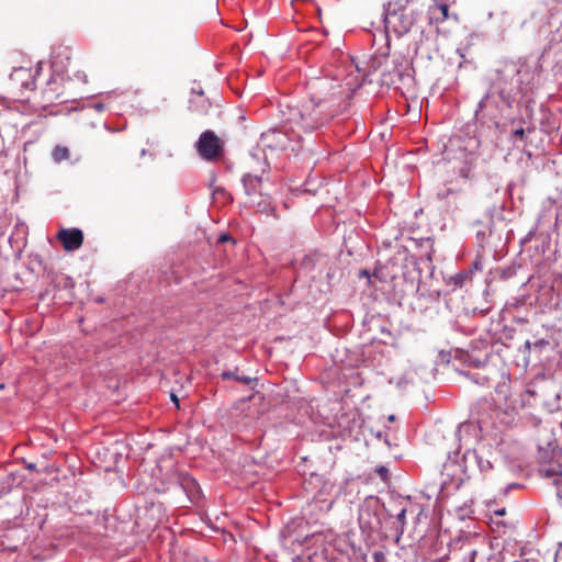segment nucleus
I'll use <instances>...</instances> for the list:
<instances>
[{"label":"nucleus","mask_w":562,"mask_h":562,"mask_svg":"<svg viewBox=\"0 0 562 562\" xmlns=\"http://www.w3.org/2000/svg\"><path fill=\"white\" fill-rule=\"evenodd\" d=\"M344 97L341 86L322 82L308 100L281 110L283 130L301 138L302 134L321 128L340 112Z\"/></svg>","instance_id":"nucleus-1"},{"label":"nucleus","mask_w":562,"mask_h":562,"mask_svg":"<svg viewBox=\"0 0 562 562\" xmlns=\"http://www.w3.org/2000/svg\"><path fill=\"white\" fill-rule=\"evenodd\" d=\"M385 26L397 35L408 33L416 23V12L409 0L390 1L385 9Z\"/></svg>","instance_id":"nucleus-2"},{"label":"nucleus","mask_w":562,"mask_h":562,"mask_svg":"<svg viewBox=\"0 0 562 562\" xmlns=\"http://www.w3.org/2000/svg\"><path fill=\"white\" fill-rule=\"evenodd\" d=\"M268 181L269 178L265 170L261 175L246 173L241 179L247 203L256 207L258 212H268L271 207V199L265 184Z\"/></svg>","instance_id":"nucleus-3"},{"label":"nucleus","mask_w":562,"mask_h":562,"mask_svg":"<svg viewBox=\"0 0 562 562\" xmlns=\"http://www.w3.org/2000/svg\"><path fill=\"white\" fill-rule=\"evenodd\" d=\"M199 155L207 161H214L223 155V144L213 131H205L196 143Z\"/></svg>","instance_id":"nucleus-4"},{"label":"nucleus","mask_w":562,"mask_h":562,"mask_svg":"<svg viewBox=\"0 0 562 562\" xmlns=\"http://www.w3.org/2000/svg\"><path fill=\"white\" fill-rule=\"evenodd\" d=\"M453 0H430L427 8V19L430 25H438L449 19V8Z\"/></svg>","instance_id":"nucleus-5"},{"label":"nucleus","mask_w":562,"mask_h":562,"mask_svg":"<svg viewBox=\"0 0 562 562\" xmlns=\"http://www.w3.org/2000/svg\"><path fill=\"white\" fill-rule=\"evenodd\" d=\"M57 239L67 251H75L82 246L83 233L79 228H63L57 234Z\"/></svg>","instance_id":"nucleus-6"},{"label":"nucleus","mask_w":562,"mask_h":562,"mask_svg":"<svg viewBox=\"0 0 562 562\" xmlns=\"http://www.w3.org/2000/svg\"><path fill=\"white\" fill-rule=\"evenodd\" d=\"M42 94H43V100L47 104H54L55 102H65L66 101L63 85L56 78H53L47 82Z\"/></svg>","instance_id":"nucleus-7"},{"label":"nucleus","mask_w":562,"mask_h":562,"mask_svg":"<svg viewBox=\"0 0 562 562\" xmlns=\"http://www.w3.org/2000/svg\"><path fill=\"white\" fill-rule=\"evenodd\" d=\"M212 106L211 101L204 95L203 91L192 90V95L190 99V110L193 113L199 115L207 114L210 108Z\"/></svg>","instance_id":"nucleus-8"},{"label":"nucleus","mask_w":562,"mask_h":562,"mask_svg":"<svg viewBox=\"0 0 562 562\" xmlns=\"http://www.w3.org/2000/svg\"><path fill=\"white\" fill-rule=\"evenodd\" d=\"M10 78L12 81L20 83L22 88L33 89V87H34V77H33L30 68H26V67L15 68L11 72Z\"/></svg>","instance_id":"nucleus-9"},{"label":"nucleus","mask_w":562,"mask_h":562,"mask_svg":"<svg viewBox=\"0 0 562 562\" xmlns=\"http://www.w3.org/2000/svg\"><path fill=\"white\" fill-rule=\"evenodd\" d=\"M359 525L361 529L371 531L374 529V522L373 520L378 521L375 516H372L369 508H361L359 513Z\"/></svg>","instance_id":"nucleus-10"},{"label":"nucleus","mask_w":562,"mask_h":562,"mask_svg":"<svg viewBox=\"0 0 562 562\" xmlns=\"http://www.w3.org/2000/svg\"><path fill=\"white\" fill-rule=\"evenodd\" d=\"M69 149L66 146L57 145L52 151V157L55 162H61L69 159Z\"/></svg>","instance_id":"nucleus-11"},{"label":"nucleus","mask_w":562,"mask_h":562,"mask_svg":"<svg viewBox=\"0 0 562 562\" xmlns=\"http://www.w3.org/2000/svg\"><path fill=\"white\" fill-rule=\"evenodd\" d=\"M221 376L224 379V380H229V379H235L236 381H239L244 384H250L252 379L251 378H248V376H244V375H237L235 374L233 371H224Z\"/></svg>","instance_id":"nucleus-12"},{"label":"nucleus","mask_w":562,"mask_h":562,"mask_svg":"<svg viewBox=\"0 0 562 562\" xmlns=\"http://www.w3.org/2000/svg\"><path fill=\"white\" fill-rule=\"evenodd\" d=\"M471 273L469 271H461L456 276L450 278V281L453 282L454 286H462L469 279Z\"/></svg>","instance_id":"nucleus-13"},{"label":"nucleus","mask_w":562,"mask_h":562,"mask_svg":"<svg viewBox=\"0 0 562 562\" xmlns=\"http://www.w3.org/2000/svg\"><path fill=\"white\" fill-rule=\"evenodd\" d=\"M372 559L374 560V562H384L385 555L382 551L376 550L372 553Z\"/></svg>","instance_id":"nucleus-14"},{"label":"nucleus","mask_w":562,"mask_h":562,"mask_svg":"<svg viewBox=\"0 0 562 562\" xmlns=\"http://www.w3.org/2000/svg\"><path fill=\"white\" fill-rule=\"evenodd\" d=\"M549 345V341L546 340V339H540L536 342H533V348H537V349H541V348H544Z\"/></svg>","instance_id":"nucleus-15"},{"label":"nucleus","mask_w":562,"mask_h":562,"mask_svg":"<svg viewBox=\"0 0 562 562\" xmlns=\"http://www.w3.org/2000/svg\"><path fill=\"white\" fill-rule=\"evenodd\" d=\"M232 239V236L229 234H222L217 238V243L223 244L225 241H228Z\"/></svg>","instance_id":"nucleus-16"},{"label":"nucleus","mask_w":562,"mask_h":562,"mask_svg":"<svg viewBox=\"0 0 562 562\" xmlns=\"http://www.w3.org/2000/svg\"><path fill=\"white\" fill-rule=\"evenodd\" d=\"M513 135L516 137H519L520 139H524L525 137V130L524 128H517L513 132Z\"/></svg>","instance_id":"nucleus-17"},{"label":"nucleus","mask_w":562,"mask_h":562,"mask_svg":"<svg viewBox=\"0 0 562 562\" xmlns=\"http://www.w3.org/2000/svg\"><path fill=\"white\" fill-rule=\"evenodd\" d=\"M533 348V342L527 340L525 344H524V349L526 352H530L531 349Z\"/></svg>","instance_id":"nucleus-18"},{"label":"nucleus","mask_w":562,"mask_h":562,"mask_svg":"<svg viewBox=\"0 0 562 562\" xmlns=\"http://www.w3.org/2000/svg\"><path fill=\"white\" fill-rule=\"evenodd\" d=\"M170 398L176 404L177 408H179V400H178L177 395L171 393Z\"/></svg>","instance_id":"nucleus-19"},{"label":"nucleus","mask_w":562,"mask_h":562,"mask_svg":"<svg viewBox=\"0 0 562 562\" xmlns=\"http://www.w3.org/2000/svg\"><path fill=\"white\" fill-rule=\"evenodd\" d=\"M476 553H477L476 550H471L470 551V562H474Z\"/></svg>","instance_id":"nucleus-20"},{"label":"nucleus","mask_w":562,"mask_h":562,"mask_svg":"<svg viewBox=\"0 0 562 562\" xmlns=\"http://www.w3.org/2000/svg\"><path fill=\"white\" fill-rule=\"evenodd\" d=\"M505 512H506L505 508H503V509L496 510L495 514L498 516H503V515H505Z\"/></svg>","instance_id":"nucleus-21"},{"label":"nucleus","mask_w":562,"mask_h":562,"mask_svg":"<svg viewBox=\"0 0 562 562\" xmlns=\"http://www.w3.org/2000/svg\"><path fill=\"white\" fill-rule=\"evenodd\" d=\"M405 516V510H402V513L398 515V518H403Z\"/></svg>","instance_id":"nucleus-22"},{"label":"nucleus","mask_w":562,"mask_h":562,"mask_svg":"<svg viewBox=\"0 0 562 562\" xmlns=\"http://www.w3.org/2000/svg\"><path fill=\"white\" fill-rule=\"evenodd\" d=\"M362 274H363V277L369 276V274H368V272H367L366 270H362V271H361V276H362Z\"/></svg>","instance_id":"nucleus-23"},{"label":"nucleus","mask_w":562,"mask_h":562,"mask_svg":"<svg viewBox=\"0 0 562 562\" xmlns=\"http://www.w3.org/2000/svg\"><path fill=\"white\" fill-rule=\"evenodd\" d=\"M389 419H390L391 422L395 420L394 415H391V416L389 417Z\"/></svg>","instance_id":"nucleus-24"}]
</instances>
